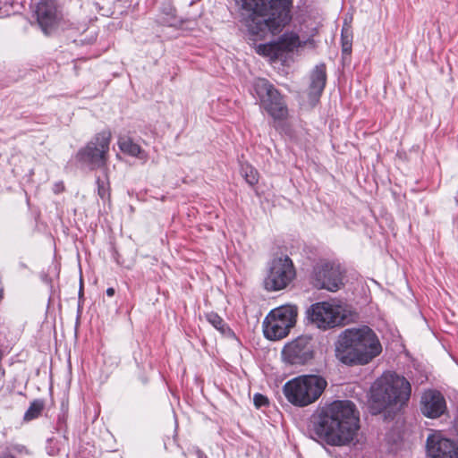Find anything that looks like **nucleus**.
I'll return each mask as SVG.
<instances>
[{
  "instance_id": "1",
  "label": "nucleus",
  "mask_w": 458,
  "mask_h": 458,
  "mask_svg": "<svg viewBox=\"0 0 458 458\" xmlns=\"http://www.w3.org/2000/svg\"><path fill=\"white\" fill-rule=\"evenodd\" d=\"M360 415L349 400H337L321 409L313 422L315 435L332 446H343L356 437Z\"/></svg>"
},
{
  "instance_id": "2",
  "label": "nucleus",
  "mask_w": 458,
  "mask_h": 458,
  "mask_svg": "<svg viewBox=\"0 0 458 458\" xmlns=\"http://www.w3.org/2000/svg\"><path fill=\"white\" fill-rule=\"evenodd\" d=\"M252 40L276 34L291 21L292 0H236Z\"/></svg>"
},
{
  "instance_id": "3",
  "label": "nucleus",
  "mask_w": 458,
  "mask_h": 458,
  "mask_svg": "<svg viewBox=\"0 0 458 458\" xmlns=\"http://www.w3.org/2000/svg\"><path fill=\"white\" fill-rule=\"evenodd\" d=\"M381 352L378 337L367 326L345 329L339 335L335 345L336 358L348 366L366 365Z\"/></svg>"
},
{
  "instance_id": "4",
  "label": "nucleus",
  "mask_w": 458,
  "mask_h": 458,
  "mask_svg": "<svg viewBox=\"0 0 458 458\" xmlns=\"http://www.w3.org/2000/svg\"><path fill=\"white\" fill-rule=\"evenodd\" d=\"M411 386L403 376L386 372L371 386V401L377 411H397L407 405Z\"/></svg>"
},
{
  "instance_id": "5",
  "label": "nucleus",
  "mask_w": 458,
  "mask_h": 458,
  "mask_svg": "<svg viewBox=\"0 0 458 458\" xmlns=\"http://www.w3.org/2000/svg\"><path fill=\"white\" fill-rule=\"evenodd\" d=\"M327 386V380L319 375H302L287 381L284 394L294 406L305 407L315 403Z\"/></svg>"
},
{
  "instance_id": "6",
  "label": "nucleus",
  "mask_w": 458,
  "mask_h": 458,
  "mask_svg": "<svg viewBox=\"0 0 458 458\" xmlns=\"http://www.w3.org/2000/svg\"><path fill=\"white\" fill-rule=\"evenodd\" d=\"M297 314L295 305H283L272 310L263 321L264 335L274 341L284 338L295 325Z\"/></svg>"
},
{
  "instance_id": "7",
  "label": "nucleus",
  "mask_w": 458,
  "mask_h": 458,
  "mask_svg": "<svg viewBox=\"0 0 458 458\" xmlns=\"http://www.w3.org/2000/svg\"><path fill=\"white\" fill-rule=\"evenodd\" d=\"M308 316L317 327L326 330L342 325L347 318V310L335 301H321L310 306Z\"/></svg>"
},
{
  "instance_id": "8",
  "label": "nucleus",
  "mask_w": 458,
  "mask_h": 458,
  "mask_svg": "<svg viewBox=\"0 0 458 458\" xmlns=\"http://www.w3.org/2000/svg\"><path fill=\"white\" fill-rule=\"evenodd\" d=\"M253 90L260 106L275 119L283 120L287 116L286 105L278 90L266 79H257Z\"/></svg>"
},
{
  "instance_id": "9",
  "label": "nucleus",
  "mask_w": 458,
  "mask_h": 458,
  "mask_svg": "<svg viewBox=\"0 0 458 458\" xmlns=\"http://www.w3.org/2000/svg\"><path fill=\"white\" fill-rule=\"evenodd\" d=\"M296 276L292 259L282 255L272 259L269 271L265 278V287L268 291H280L287 287Z\"/></svg>"
},
{
  "instance_id": "10",
  "label": "nucleus",
  "mask_w": 458,
  "mask_h": 458,
  "mask_svg": "<svg viewBox=\"0 0 458 458\" xmlns=\"http://www.w3.org/2000/svg\"><path fill=\"white\" fill-rule=\"evenodd\" d=\"M344 270L339 264L320 261L313 268V284L318 289L336 292L344 286Z\"/></svg>"
},
{
  "instance_id": "11",
  "label": "nucleus",
  "mask_w": 458,
  "mask_h": 458,
  "mask_svg": "<svg viewBox=\"0 0 458 458\" xmlns=\"http://www.w3.org/2000/svg\"><path fill=\"white\" fill-rule=\"evenodd\" d=\"M110 140L111 134L108 131L97 134L85 148L78 152L79 160L89 165L91 168L105 166Z\"/></svg>"
},
{
  "instance_id": "12",
  "label": "nucleus",
  "mask_w": 458,
  "mask_h": 458,
  "mask_svg": "<svg viewBox=\"0 0 458 458\" xmlns=\"http://www.w3.org/2000/svg\"><path fill=\"white\" fill-rule=\"evenodd\" d=\"M282 356L285 362L291 365H303L312 359L313 352L310 339L300 336L284 345Z\"/></svg>"
},
{
  "instance_id": "13",
  "label": "nucleus",
  "mask_w": 458,
  "mask_h": 458,
  "mask_svg": "<svg viewBox=\"0 0 458 458\" xmlns=\"http://www.w3.org/2000/svg\"><path fill=\"white\" fill-rule=\"evenodd\" d=\"M427 454L429 458H458V445L440 434L427 438Z\"/></svg>"
},
{
  "instance_id": "14",
  "label": "nucleus",
  "mask_w": 458,
  "mask_h": 458,
  "mask_svg": "<svg viewBox=\"0 0 458 458\" xmlns=\"http://www.w3.org/2000/svg\"><path fill=\"white\" fill-rule=\"evenodd\" d=\"M420 411L430 419H436L446 411V402L444 395L437 390H426L420 398Z\"/></svg>"
},
{
  "instance_id": "15",
  "label": "nucleus",
  "mask_w": 458,
  "mask_h": 458,
  "mask_svg": "<svg viewBox=\"0 0 458 458\" xmlns=\"http://www.w3.org/2000/svg\"><path fill=\"white\" fill-rule=\"evenodd\" d=\"M37 18L45 34H51L58 22V14L53 0L41 1L37 7Z\"/></svg>"
},
{
  "instance_id": "16",
  "label": "nucleus",
  "mask_w": 458,
  "mask_h": 458,
  "mask_svg": "<svg viewBox=\"0 0 458 458\" xmlns=\"http://www.w3.org/2000/svg\"><path fill=\"white\" fill-rule=\"evenodd\" d=\"M327 82V70L324 64L314 67L310 73V83L309 87V98L311 104L315 105L321 96Z\"/></svg>"
},
{
  "instance_id": "17",
  "label": "nucleus",
  "mask_w": 458,
  "mask_h": 458,
  "mask_svg": "<svg viewBox=\"0 0 458 458\" xmlns=\"http://www.w3.org/2000/svg\"><path fill=\"white\" fill-rule=\"evenodd\" d=\"M118 145L121 151H123L125 154H128L131 157H139L140 159L146 158V155L144 151L141 149L140 146L135 143L130 138H120Z\"/></svg>"
},
{
  "instance_id": "18",
  "label": "nucleus",
  "mask_w": 458,
  "mask_h": 458,
  "mask_svg": "<svg viewBox=\"0 0 458 458\" xmlns=\"http://www.w3.org/2000/svg\"><path fill=\"white\" fill-rule=\"evenodd\" d=\"M206 318L216 329H217L223 335L226 337H233L234 333L225 323L224 319L216 313L210 312L206 315Z\"/></svg>"
},
{
  "instance_id": "19",
  "label": "nucleus",
  "mask_w": 458,
  "mask_h": 458,
  "mask_svg": "<svg viewBox=\"0 0 458 458\" xmlns=\"http://www.w3.org/2000/svg\"><path fill=\"white\" fill-rule=\"evenodd\" d=\"M300 46V38L294 33H285L280 39V47L285 51H293Z\"/></svg>"
},
{
  "instance_id": "20",
  "label": "nucleus",
  "mask_w": 458,
  "mask_h": 458,
  "mask_svg": "<svg viewBox=\"0 0 458 458\" xmlns=\"http://www.w3.org/2000/svg\"><path fill=\"white\" fill-rule=\"evenodd\" d=\"M341 41L343 53L349 55L352 52V32L351 27L347 24L346 21L344 22V25L342 29Z\"/></svg>"
},
{
  "instance_id": "21",
  "label": "nucleus",
  "mask_w": 458,
  "mask_h": 458,
  "mask_svg": "<svg viewBox=\"0 0 458 458\" xmlns=\"http://www.w3.org/2000/svg\"><path fill=\"white\" fill-rule=\"evenodd\" d=\"M44 409V403L40 400H34L28 410L25 411L23 420L25 421H30L34 419H37L42 412Z\"/></svg>"
},
{
  "instance_id": "22",
  "label": "nucleus",
  "mask_w": 458,
  "mask_h": 458,
  "mask_svg": "<svg viewBox=\"0 0 458 458\" xmlns=\"http://www.w3.org/2000/svg\"><path fill=\"white\" fill-rule=\"evenodd\" d=\"M242 174L250 185H254L259 181L258 172L252 166H242Z\"/></svg>"
},
{
  "instance_id": "23",
  "label": "nucleus",
  "mask_w": 458,
  "mask_h": 458,
  "mask_svg": "<svg viewBox=\"0 0 458 458\" xmlns=\"http://www.w3.org/2000/svg\"><path fill=\"white\" fill-rule=\"evenodd\" d=\"M98 183V192L101 199H106L108 197L109 193V182L107 181V176L106 171H104V177L100 178L98 177L97 179Z\"/></svg>"
},
{
  "instance_id": "24",
  "label": "nucleus",
  "mask_w": 458,
  "mask_h": 458,
  "mask_svg": "<svg viewBox=\"0 0 458 458\" xmlns=\"http://www.w3.org/2000/svg\"><path fill=\"white\" fill-rule=\"evenodd\" d=\"M274 47L270 44H260L257 47V52L263 55H271Z\"/></svg>"
},
{
  "instance_id": "25",
  "label": "nucleus",
  "mask_w": 458,
  "mask_h": 458,
  "mask_svg": "<svg viewBox=\"0 0 458 458\" xmlns=\"http://www.w3.org/2000/svg\"><path fill=\"white\" fill-rule=\"evenodd\" d=\"M253 402L257 408L265 406L268 403V399L261 394H255L253 396Z\"/></svg>"
},
{
  "instance_id": "26",
  "label": "nucleus",
  "mask_w": 458,
  "mask_h": 458,
  "mask_svg": "<svg viewBox=\"0 0 458 458\" xmlns=\"http://www.w3.org/2000/svg\"><path fill=\"white\" fill-rule=\"evenodd\" d=\"M64 190V186L62 182H56L54 186V192L60 193Z\"/></svg>"
},
{
  "instance_id": "27",
  "label": "nucleus",
  "mask_w": 458,
  "mask_h": 458,
  "mask_svg": "<svg viewBox=\"0 0 458 458\" xmlns=\"http://www.w3.org/2000/svg\"><path fill=\"white\" fill-rule=\"evenodd\" d=\"M106 295L108 297H113L114 295V289L113 287H109L106 289Z\"/></svg>"
},
{
  "instance_id": "28",
  "label": "nucleus",
  "mask_w": 458,
  "mask_h": 458,
  "mask_svg": "<svg viewBox=\"0 0 458 458\" xmlns=\"http://www.w3.org/2000/svg\"><path fill=\"white\" fill-rule=\"evenodd\" d=\"M0 458H14L12 454L6 453L4 454Z\"/></svg>"
},
{
  "instance_id": "29",
  "label": "nucleus",
  "mask_w": 458,
  "mask_h": 458,
  "mask_svg": "<svg viewBox=\"0 0 458 458\" xmlns=\"http://www.w3.org/2000/svg\"><path fill=\"white\" fill-rule=\"evenodd\" d=\"M454 200H455L456 204L458 205V191L456 192V194L454 196Z\"/></svg>"
}]
</instances>
